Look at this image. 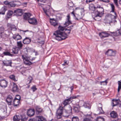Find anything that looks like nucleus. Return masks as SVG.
<instances>
[{
    "mask_svg": "<svg viewBox=\"0 0 121 121\" xmlns=\"http://www.w3.org/2000/svg\"><path fill=\"white\" fill-rule=\"evenodd\" d=\"M58 30L54 33L53 35L55 36V39L59 41L64 40L66 38V36L63 32L64 28L60 26L58 27Z\"/></svg>",
    "mask_w": 121,
    "mask_h": 121,
    "instance_id": "nucleus-1",
    "label": "nucleus"
},
{
    "mask_svg": "<svg viewBox=\"0 0 121 121\" xmlns=\"http://www.w3.org/2000/svg\"><path fill=\"white\" fill-rule=\"evenodd\" d=\"M109 4L112 9L111 12L113 13L114 14V15H112L111 14H109L108 15V19H111L110 21H109V22H108V23L110 24L111 23L114 22H116V21L115 20L116 15V13L114 11L115 7L114 5L112 4Z\"/></svg>",
    "mask_w": 121,
    "mask_h": 121,
    "instance_id": "nucleus-2",
    "label": "nucleus"
},
{
    "mask_svg": "<svg viewBox=\"0 0 121 121\" xmlns=\"http://www.w3.org/2000/svg\"><path fill=\"white\" fill-rule=\"evenodd\" d=\"M95 10V13L99 14L100 15H103L104 14V9L99 5L96 6Z\"/></svg>",
    "mask_w": 121,
    "mask_h": 121,
    "instance_id": "nucleus-3",
    "label": "nucleus"
},
{
    "mask_svg": "<svg viewBox=\"0 0 121 121\" xmlns=\"http://www.w3.org/2000/svg\"><path fill=\"white\" fill-rule=\"evenodd\" d=\"M76 98V96H73L67 99H65L63 101L62 103V104L64 105L63 107H65L66 106H67L68 105H69V102L72 101V99H75Z\"/></svg>",
    "mask_w": 121,
    "mask_h": 121,
    "instance_id": "nucleus-4",
    "label": "nucleus"
},
{
    "mask_svg": "<svg viewBox=\"0 0 121 121\" xmlns=\"http://www.w3.org/2000/svg\"><path fill=\"white\" fill-rule=\"evenodd\" d=\"M63 108L62 106H60L56 111V115L57 118L58 119H59L61 117V115H63Z\"/></svg>",
    "mask_w": 121,
    "mask_h": 121,
    "instance_id": "nucleus-5",
    "label": "nucleus"
},
{
    "mask_svg": "<svg viewBox=\"0 0 121 121\" xmlns=\"http://www.w3.org/2000/svg\"><path fill=\"white\" fill-rule=\"evenodd\" d=\"M22 58L23 59L24 63L27 65H30L32 64V63L27 59V57L24 55H22Z\"/></svg>",
    "mask_w": 121,
    "mask_h": 121,
    "instance_id": "nucleus-6",
    "label": "nucleus"
},
{
    "mask_svg": "<svg viewBox=\"0 0 121 121\" xmlns=\"http://www.w3.org/2000/svg\"><path fill=\"white\" fill-rule=\"evenodd\" d=\"M8 82L6 80L3 79L0 80V86L2 88H5L7 86Z\"/></svg>",
    "mask_w": 121,
    "mask_h": 121,
    "instance_id": "nucleus-7",
    "label": "nucleus"
},
{
    "mask_svg": "<svg viewBox=\"0 0 121 121\" xmlns=\"http://www.w3.org/2000/svg\"><path fill=\"white\" fill-rule=\"evenodd\" d=\"M110 35L109 32L106 31L100 33L99 34V36L102 38L107 37Z\"/></svg>",
    "mask_w": 121,
    "mask_h": 121,
    "instance_id": "nucleus-8",
    "label": "nucleus"
},
{
    "mask_svg": "<svg viewBox=\"0 0 121 121\" xmlns=\"http://www.w3.org/2000/svg\"><path fill=\"white\" fill-rule=\"evenodd\" d=\"M116 53V52L112 50H108L105 53L106 54L110 56H114L115 55Z\"/></svg>",
    "mask_w": 121,
    "mask_h": 121,
    "instance_id": "nucleus-9",
    "label": "nucleus"
},
{
    "mask_svg": "<svg viewBox=\"0 0 121 121\" xmlns=\"http://www.w3.org/2000/svg\"><path fill=\"white\" fill-rule=\"evenodd\" d=\"M13 99V97L11 96H9L7 98L6 101L9 105H11L13 103L12 101Z\"/></svg>",
    "mask_w": 121,
    "mask_h": 121,
    "instance_id": "nucleus-10",
    "label": "nucleus"
},
{
    "mask_svg": "<svg viewBox=\"0 0 121 121\" xmlns=\"http://www.w3.org/2000/svg\"><path fill=\"white\" fill-rule=\"evenodd\" d=\"M14 13L17 16H21L22 14V11L21 9H18L15 10Z\"/></svg>",
    "mask_w": 121,
    "mask_h": 121,
    "instance_id": "nucleus-11",
    "label": "nucleus"
},
{
    "mask_svg": "<svg viewBox=\"0 0 121 121\" xmlns=\"http://www.w3.org/2000/svg\"><path fill=\"white\" fill-rule=\"evenodd\" d=\"M28 22L31 24L35 25L37 24V21L34 18H30L28 21Z\"/></svg>",
    "mask_w": 121,
    "mask_h": 121,
    "instance_id": "nucleus-12",
    "label": "nucleus"
},
{
    "mask_svg": "<svg viewBox=\"0 0 121 121\" xmlns=\"http://www.w3.org/2000/svg\"><path fill=\"white\" fill-rule=\"evenodd\" d=\"M70 17L69 15L67 16L66 20L64 24V25L66 26H68L70 24H71L72 23L70 20Z\"/></svg>",
    "mask_w": 121,
    "mask_h": 121,
    "instance_id": "nucleus-13",
    "label": "nucleus"
},
{
    "mask_svg": "<svg viewBox=\"0 0 121 121\" xmlns=\"http://www.w3.org/2000/svg\"><path fill=\"white\" fill-rule=\"evenodd\" d=\"M50 22L51 25H53L54 26L56 27L58 26V23L54 18H50Z\"/></svg>",
    "mask_w": 121,
    "mask_h": 121,
    "instance_id": "nucleus-14",
    "label": "nucleus"
},
{
    "mask_svg": "<svg viewBox=\"0 0 121 121\" xmlns=\"http://www.w3.org/2000/svg\"><path fill=\"white\" fill-rule=\"evenodd\" d=\"M35 112L34 109H30L28 110L27 114L29 117H31L34 115Z\"/></svg>",
    "mask_w": 121,
    "mask_h": 121,
    "instance_id": "nucleus-15",
    "label": "nucleus"
},
{
    "mask_svg": "<svg viewBox=\"0 0 121 121\" xmlns=\"http://www.w3.org/2000/svg\"><path fill=\"white\" fill-rule=\"evenodd\" d=\"M31 14L29 13H25L23 15V19L26 20H27L28 21L30 19V17L31 16Z\"/></svg>",
    "mask_w": 121,
    "mask_h": 121,
    "instance_id": "nucleus-16",
    "label": "nucleus"
},
{
    "mask_svg": "<svg viewBox=\"0 0 121 121\" xmlns=\"http://www.w3.org/2000/svg\"><path fill=\"white\" fill-rule=\"evenodd\" d=\"M35 108L36 113L37 114H40L42 111V109L39 106H35Z\"/></svg>",
    "mask_w": 121,
    "mask_h": 121,
    "instance_id": "nucleus-17",
    "label": "nucleus"
},
{
    "mask_svg": "<svg viewBox=\"0 0 121 121\" xmlns=\"http://www.w3.org/2000/svg\"><path fill=\"white\" fill-rule=\"evenodd\" d=\"M103 15H100L99 14L95 13V15L94 19L97 21H99L101 19V17Z\"/></svg>",
    "mask_w": 121,
    "mask_h": 121,
    "instance_id": "nucleus-18",
    "label": "nucleus"
},
{
    "mask_svg": "<svg viewBox=\"0 0 121 121\" xmlns=\"http://www.w3.org/2000/svg\"><path fill=\"white\" fill-rule=\"evenodd\" d=\"M13 13L12 11L9 10L7 13L6 16V19H8L12 15Z\"/></svg>",
    "mask_w": 121,
    "mask_h": 121,
    "instance_id": "nucleus-19",
    "label": "nucleus"
},
{
    "mask_svg": "<svg viewBox=\"0 0 121 121\" xmlns=\"http://www.w3.org/2000/svg\"><path fill=\"white\" fill-rule=\"evenodd\" d=\"M3 63L4 65L6 66H11L12 62L11 61L9 60H4Z\"/></svg>",
    "mask_w": 121,
    "mask_h": 121,
    "instance_id": "nucleus-20",
    "label": "nucleus"
},
{
    "mask_svg": "<svg viewBox=\"0 0 121 121\" xmlns=\"http://www.w3.org/2000/svg\"><path fill=\"white\" fill-rule=\"evenodd\" d=\"M31 41L30 39L28 38H26L23 40V42L24 44H27L29 43Z\"/></svg>",
    "mask_w": 121,
    "mask_h": 121,
    "instance_id": "nucleus-21",
    "label": "nucleus"
},
{
    "mask_svg": "<svg viewBox=\"0 0 121 121\" xmlns=\"http://www.w3.org/2000/svg\"><path fill=\"white\" fill-rule=\"evenodd\" d=\"M36 121H46V119L41 116H38L37 117Z\"/></svg>",
    "mask_w": 121,
    "mask_h": 121,
    "instance_id": "nucleus-22",
    "label": "nucleus"
},
{
    "mask_svg": "<svg viewBox=\"0 0 121 121\" xmlns=\"http://www.w3.org/2000/svg\"><path fill=\"white\" fill-rule=\"evenodd\" d=\"M7 10V9L6 7L3 6L2 7L0 10V14H4L5 12Z\"/></svg>",
    "mask_w": 121,
    "mask_h": 121,
    "instance_id": "nucleus-23",
    "label": "nucleus"
},
{
    "mask_svg": "<svg viewBox=\"0 0 121 121\" xmlns=\"http://www.w3.org/2000/svg\"><path fill=\"white\" fill-rule=\"evenodd\" d=\"M111 117L112 118H116L118 116L117 112L114 111H112L110 114Z\"/></svg>",
    "mask_w": 121,
    "mask_h": 121,
    "instance_id": "nucleus-24",
    "label": "nucleus"
},
{
    "mask_svg": "<svg viewBox=\"0 0 121 121\" xmlns=\"http://www.w3.org/2000/svg\"><path fill=\"white\" fill-rule=\"evenodd\" d=\"M13 85L12 89V91L14 92L18 91V88L17 85L14 83H13Z\"/></svg>",
    "mask_w": 121,
    "mask_h": 121,
    "instance_id": "nucleus-25",
    "label": "nucleus"
},
{
    "mask_svg": "<svg viewBox=\"0 0 121 121\" xmlns=\"http://www.w3.org/2000/svg\"><path fill=\"white\" fill-rule=\"evenodd\" d=\"M102 104L101 103H99L98 105V110L99 112L101 113H104V111L102 109Z\"/></svg>",
    "mask_w": 121,
    "mask_h": 121,
    "instance_id": "nucleus-26",
    "label": "nucleus"
},
{
    "mask_svg": "<svg viewBox=\"0 0 121 121\" xmlns=\"http://www.w3.org/2000/svg\"><path fill=\"white\" fill-rule=\"evenodd\" d=\"M13 37V38L16 40H20L22 38V37L20 35H19L18 34L17 35H14Z\"/></svg>",
    "mask_w": 121,
    "mask_h": 121,
    "instance_id": "nucleus-27",
    "label": "nucleus"
},
{
    "mask_svg": "<svg viewBox=\"0 0 121 121\" xmlns=\"http://www.w3.org/2000/svg\"><path fill=\"white\" fill-rule=\"evenodd\" d=\"M66 111L68 112V113L71 114L72 109L71 106L70 105H68L66 108Z\"/></svg>",
    "mask_w": 121,
    "mask_h": 121,
    "instance_id": "nucleus-28",
    "label": "nucleus"
},
{
    "mask_svg": "<svg viewBox=\"0 0 121 121\" xmlns=\"http://www.w3.org/2000/svg\"><path fill=\"white\" fill-rule=\"evenodd\" d=\"M20 50L19 48L16 47L12 49V52L14 54H17L19 51Z\"/></svg>",
    "mask_w": 121,
    "mask_h": 121,
    "instance_id": "nucleus-29",
    "label": "nucleus"
},
{
    "mask_svg": "<svg viewBox=\"0 0 121 121\" xmlns=\"http://www.w3.org/2000/svg\"><path fill=\"white\" fill-rule=\"evenodd\" d=\"M4 28L3 27H0V36L3 37V35L4 34Z\"/></svg>",
    "mask_w": 121,
    "mask_h": 121,
    "instance_id": "nucleus-30",
    "label": "nucleus"
},
{
    "mask_svg": "<svg viewBox=\"0 0 121 121\" xmlns=\"http://www.w3.org/2000/svg\"><path fill=\"white\" fill-rule=\"evenodd\" d=\"M111 33L114 34V35L115 36H117L119 35H121V29L118 30L115 32H111Z\"/></svg>",
    "mask_w": 121,
    "mask_h": 121,
    "instance_id": "nucleus-31",
    "label": "nucleus"
},
{
    "mask_svg": "<svg viewBox=\"0 0 121 121\" xmlns=\"http://www.w3.org/2000/svg\"><path fill=\"white\" fill-rule=\"evenodd\" d=\"M21 118V116L19 115H15L13 118V121H19Z\"/></svg>",
    "mask_w": 121,
    "mask_h": 121,
    "instance_id": "nucleus-32",
    "label": "nucleus"
},
{
    "mask_svg": "<svg viewBox=\"0 0 121 121\" xmlns=\"http://www.w3.org/2000/svg\"><path fill=\"white\" fill-rule=\"evenodd\" d=\"M3 54L4 56H12L13 55L11 54L10 52L6 50L3 52Z\"/></svg>",
    "mask_w": 121,
    "mask_h": 121,
    "instance_id": "nucleus-33",
    "label": "nucleus"
},
{
    "mask_svg": "<svg viewBox=\"0 0 121 121\" xmlns=\"http://www.w3.org/2000/svg\"><path fill=\"white\" fill-rule=\"evenodd\" d=\"M20 100L14 99L13 101V104L14 106H17L20 103Z\"/></svg>",
    "mask_w": 121,
    "mask_h": 121,
    "instance_id": "nucleus-34",
    "label": "nucleus"
},
{
    "mask_svg": "<svg viewBox=\"0 0 121 121\" xmlns=\"http://www.w3.org/2000/svg\"><path fill=\"white\" fill-rule=\"evenodd\" d=\"M17 46L18 47H17V48H19V49H20L22 48L23 46V44L21 41H20L19 42H17Z\"/></svg>",
    "mask_w": 121,
    "mask_h": 121,
    "instance_id": "nucleus-35",
    "label": "nucleus"
},
{
    "mask_svg": "<svg viewBox=\"0 0 121 121\" xmlns=\"http://www.w3.org/2000/svg\"><path fill=\"white\" fill-rule=\"evenodd\" d=\"M71 29H66L65 30V35L66 36V38H67V36L70 33L71 31Z\"/></svg>",
    "mask_w": 121,
    "mask_h": 121,
    "instance_id": "nucleus-36",
    "label": "nucleus"
},
{
    "mask_svg": "<svg viewBox=\"0 0 121 121\" xmlns=\"http://www.w3.org/2000/svg\"><path fill=\"white\" fill-rule=\"evenodd\" d=\"M96 8V6H94L93 4H91L89 5V9L92 11L95 10Z\"/></svg>",
    "mask_w": 121,
    "mask_h": 121,
    "instance_id": "nucleus-37",
    "label": "nucleus"
},
{
    "mask_svg": "<svg viewBox=\"0 0 121 121\" xmlns=\"http://www.w3.org/2000/svg\"><path fill=\"white\" fill-rule=\"evenodd\" d=\"M70 114H71L68 113V112L66 111L63 113V116L66 117H68Z\"/></svg>",
    "mask_w": 121,
    "mask_h": 121,
    "instance_id": "nucleus-38",
    "label": "nucleus"
},
{
    "mask_svg": "<svg viewBox=\"0 0 121 121\" xmlns=\"http://www.w3.org/2000/svg\"><path fill=\"white\" fill-rule=\"evenodd\" d=\"M83 106L85 108H89L90 107V105L88 103L85 102L84 103Z\"/></svg>",
    "mask_w": 121,
    "mask_h": 121,
    "instance_id": "nucleus-39",
    "label": "nucleus"
},
{
    "mask_svg": "<svg viewBox=\"0 0 121 121\" xmlns=\"http://www.w3.org/2000/svg\"><path fill=\"white\" fill-rule=\"evenodd\" d=\"M9 78L11 79L14 81H17V80H16L15 78V76L14 75H10L9 77Z\"/></svg>",
    "mask_w": 121,
    "mask_h": 121,
    "instance_id": "nucleus-40",
    "label": "nucleus"
},
{
    "mask_svg": "<svg viewBox=\"0 0 121 121\" xmlns=\"http://www.w3.org/2000/svg\"><path fill=\"white\" fill-rule=\"evenodd\" d=\"M104 118L101 117H98L96 119V121H104Z\"/></svg>",
    "mask_w": 121,
    "mask_h": 121,
    "instance_id": "nucleus-41",
    "label": "nucleus"
},
{
    "mask_svg": "<svg viewBox=\"0 0 121 121\" xmlns=\"http://www.w3.org/2000/svg\"><path fill=\"white\" fill-rule=\"evenodd\" d=\"M112 101L113 102L112 103V104L113 106H115L118 103H117V100L113 99Z\"/></svg>",
    "mask_w": 121,
    "mask_h": 121,
    "instance_id": "nucleus-42",
    "label": "nucleus"
},
{
    "mask_svg": "<svg viewBox=\"0 0 121 121\" xmlns=\"http://www.w3.org/2000/svg\"><path fill=\"white\" fill-rule=\"evenodd\" d=\"M118 88L117 91L118 92H119L121 88V82L118 81Z\"/></svg>",
    "mask_w": 121,
    "mask_h": 121,
    "instance_id": "nucleus-43",
    "label": "nucleus"
},
{
    "mask_svg": "<svg viewBox=\"0 0 121 121\" xmlns=\"http://www.w3.org/2000/svg\"><path fill=\"white\" fill-rule=\"evenodd\" d=\"M72 121H79V119L78 117H73L72 118Z\"/></svg>",
    "mask_w": 121,
    "mask_h": 121,
    "instance_id": "nucleus-44",
    "label": "nucleus"
},
{
    "mask_svg": "<svg viewBox=\"0 0 121 121\" xmlns=\"http://www.w3.org/2000/svg\"><path fill=\"white\" fill-rule=\"evenodd\" d=\"M16 6V4L13 2H10L9 4V7H14Z\"/></svg>",
    "mask_w": 121,
    "mask_h": 121,
    "instance_id": "nucleus-45",
    "label": "nucleus"
},
{
    "mask_svg": "<svg viewBox=\"0 0 121 121\" xmlns=\"http://www.w3.org/2000/svg\"><path fill=\"white\" fill-rule=\"evenodd\" d=\"M83 17V16L82 15V16L81 17H80L79 16H78L77 17L75 16V19L76 20L79 21L80 19H82Z\"/></svg>",
    "mask_w": 121,
    "mask_h": 121,
    "instance_id": "nucleus-46",
    "label": "nucleus"
},
{
    "mask_svg": "<svg viewBox=\"0 0 121 121\" xmlns=\"http://www.w3.org/2000/svg\"><path fill=\"white\" fill-rule=\"evenodd\" d=\"M31 89L32 90L33 92H35L37 89V88H36V86L35 85L33 86H32L31 88Z\"/></svg>",
    "mask_w": 121,
    "mask_h": 121,
    "instance_id": "nucleus-47",
    "label": "nucleus"
},
{
    "mask_svg": "<svg viewBox=\"0 0 121 121\" xmlns=\"http://www.w3.org/2000/svg\"><path fill=\"white\" fill-rule=\"evenodd\" d=\"M68 5L70 7H72L73 6V4L72 2H70L68 3Z\"/></svg>",
    "mask_w": 121,
    "mask_h": 121,
    "instance_id": "nucleus-48",
    "label": "nucleus"
},
{
    "mask_svg": "<svg viewBox=\"0 0 121 121\" xmlns=\"http://www.w3.org/2000/svg\"><path fill=\"white\" fill-rule=\"evenodd\" d=\"M85 11V10L84 9H82L81 10V15H82L83 16H84V12Z\"/></svg>",
    "mask_w": 121,
    "mask_h": 121,
    "instance_id": "nucleus-49",
    "label": "nucleus"
},
{
    "mask_svg": "<svg viewBox=\"0 0 121 121\" xmlns=\"http://www.w3.org/2000/svg\"><path fill=\"white\" fill-rule=\"evenodd\" d=\"M15 99H17L20 100V95H17L16 96V97Z\"/></svg>",
    "mask_w": 121,
    "mask_h": 121,
    "instance_id": "nucleus-50",
    "label": "nucleus"
},
{
    "mask_svg": "<svg viewBox=\"0 0 121 121\" xmlns=\"http://www.w3.org/2000/svg\"><path fill=\"white\" fill-rule=\"evenodd\" d=\"M73 110L76 112H77L78 111V108L76 107H74L73 108Z\"/></svg>",
    "mask_w": 121,
    "mask_h": 121,
    "instance_id": "nucleus-51",
    "label": "nucleus"
},
{
    "mask_svg": "<svg viewBox=\"0 0 121 121\" xmlns=\"http://www.w3.org/2000/svg\"><path fill=\"white\" fill-rule=\"evenodd\" d=\"M69 63V62L68 61H66L65 60L64 61V63L63 64V65H66L68 64Z\"/></svg>",
    "mask_w": 121,
    "mask_h": 121,
    "instance_id": "nucleus-52",
    "label": "nucleus"
},
{
    "mask_svg": "<svg viewBox=\"0 0 121 121\" xmlns=\"http://www.w3.org/2000/svg\"><path fill=\"white\" fill-rule=\"evenodd\" d=\"M94 0H86V2L87 3H88L91 2H92L93 1H94Z\"/></svg>",
    "mask_w": 121,
    "mask_h": 121,
    "instance_id": "nucleus-53",
    "label": "nucleus"
},
{
    "mask_svg": "<svg viewBox=\"0 0 121 121\" xmlns=\"http://www.w3.org/2000/svg\"><path fill=\"white\" fill-rule=\"evenodd\" d=\"M83 121H91V120L88 118H86L84 119Z\"/></svg>",
    "mask_w": 121,
    "mask_h": 121,
    "instance_id": "nucleus-54",
    "label": "nucleus"
},
{
    "mask_svg": "<svg viewBox=\"0 0 121 121\" xmlns=\"http://www.w3.org/2000/svg\"><path fill=\"white\" fill-rule=\"evenodd\" d=\"M9 3L7 1H6L4 2V4L6 5H9Z\"/></svg>",
    "mask_w": 121,
    "mask_h": 121,
    "instance_id": "nucleus-55",
    "label": "nucleus"
},
{
    "mask_svg": "<svg viewBox=\"0 0 121 121\" xmlns=\"http://www.w3.org/2000/svg\"><path fill=\"white\" fill-rule=\"evenodd\" d=\"M114 1V2L115 4L117 6L118 5V4L117 3V0H113Z\"/></svg>",
    "mask_w": 121,
    "mask_h": 121,
    "instance_id": "nucleus-56",
    "label": "nucleus"
},
{
    "mask_svg": "<svg viewBox=\"0 0 121 121\" xmlns=\"http://www.w3.org/2000/svg\"><path fill=\"white\" fill-rule=\"evenodd\" d=\"M43 10L44 11V12H45V13L46 14V15H48L47 13V10H46L44 8H43Z\"/></svg>",
    "mask_w": 121,
    "mask_h": 121,
    "instance_id": "nucleus-57",
    "label": "nucleus"
},
{
    "mask_svg": "<svg viewBox=\"0 0 121 121\" xmlns=\"http://www.w3.org/2000/svg\"><path fill=\"white\" fill-rule=\"evenodd\" d=\"M22 121H26L27 120V118H26L25 117L24 118L22 119Z\"/></svg>",
    "mask_w": 121,
    "mask_h": 121,
    "instance_id": "nucleus-58",
    "label": "nucleus"
},
{
    "mask_svg": "<svg viewBox=\"0 0 121 121\" xmlns=\"http://www.w3.org/2000/svg\"><path fill=\"white\" fill-rule=\"evenodd\" d=\"M100 1H102L104 2H109V0H100Z\"/></svg>",
    "mask_w": 121,
    "mask_h": 121,
    "instance_id": "nucleus-59",
    "label": "nucleus"
},
{
    "mask_svg": "<svg viewBox=\"0 0 121 121\" xmlns=\"http://www.w3.org/2000/svg\"><path fill=\"white\" fill-rule=\"evenodd\" d=\"M11 29L12 28H15V26L14 25H12L11 26Z\"/></svg>",
    "mask_w": 121,
    "mask_h": 121,
    "instance_id": "nucleus-60",
    "label": "nucleus"
},
{
    "mask_svg": "<svg viewBox=\"0 0 121 121\" xmlns=\"http://www.w3.org/2000/svg\"><path fill=\"white\" fill-rule=\"evenodd\" d=\"M68 87L70 88L71 90V92H72V91L73 90V86H72L70 87Z\"/></svg>",
    "mask_w": 121,
    "mask_h": 121,
    "instance_id": "nucleus-61",
    "label": "nucleus"
},
{
    "mask_svg": "<svg viewBox=\"0 0 121 121\" xmlns=\"http://www.w3.org/2000/svg\"><path fill=\"white\" fill-rule=\"evenodd\" d=\"M73 25H72L69 26V27L70 28V29H71V30L72 29V28L73 27Z\"/></svg>",
    "mask_w": 121,
    "mask_h": 121,
    "instance_id": "nucleus-62",
    "label": "nucleus"
},
{
    "mask_svg": "<svg viewBox=\"0 0 121 121\" xmlns=\"http://www.w3.org/2000/svg\"><path fill=\"white\" fill-rule=\"evenodd\" d=\"M25 68H24L22 67V68H20V71H21L22 70H25Z\"/></svg>",
    "mask_w": 121,
    "mask_h": 121,
    "instance_id": "nucleus-63",
    "label": "nucleus"
},
{
    "mask_svg": "<svg viewBox=\"0 0 121 121\" xmlns=\"http://www.w3.org/2000/svg\"><path fill=\"white\" fill-rule=\"evenodd\" d=\"M28 121H34L33 119H30Z\"/></svg>",
    "mask_w": 121,
    "mask_h": 121,
    "instance_id": "nucleus-64",
    "label": "nucleus"
}]
</instances>
